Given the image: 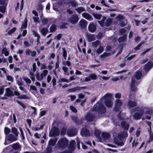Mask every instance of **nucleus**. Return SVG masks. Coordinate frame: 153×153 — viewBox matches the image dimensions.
<instances>
[{
    "label": "nucleus",
    "mask_w": 153,
    "mask_h": 153,
    "mask_svg": "<svg viewBox=\"0 0 153 153\" xmlns=\"http://www.w3.org/2000/svg\"><path fill=\"white\" fill-rule=\"evenodd\" d=\"M70 3L73 7H76L78 5L77 3L74 1H71Z\"/></svg>",
    "instance_id": "48"
},
{
    "label": "nucleus",
    "mask_w": 153,
    "mask_h": 153,
    "mask_svg": "<svg viewBox=\"0 0 153 153\" xmlns=\"http://www.w3.org/2000/svg\"><path fill=\"white\" fill-rule=\"evenodd\" d=\"M67 129L65 128H62L61 131V134L62 135H64L65 134L66 132Z\"/></svg>",
    "instance_id": "52"
},
{
    "label": "nucleus",
    "mask_w": 153,
    "mask_h": 153,
    "mask_svg": "<svg viewBox=\"0 0 153 153\" xmlns=\"http://www.w3.org/2000/svg\"><path fill=\"white\" fill-rule=\"evenodd\" d=\"M18 98L20 99H29L27 95L25 94L20 95L18 97Z\"/></svg>",
    "instance_id": "43"
},
{
    "label": "nucleus",
    "mask_w": 153,
    "mask_h": 153,
    "mask_svg": "<svg viewBox=\"0 0 153 153\" xmlns=\"http://www.w3.org/2000/svg\"><path fill=\"white\" fill-rule=\"evenodd\" d=\"M126 30L124 28H121L119 30V34L120 35H123L126 32Z\"/></svg>",
    "instance_id": "51"
},
{
    "label": "nucleus",
    "mask_w": 153,
    "mask_h": 153,
    "mask_svg": "<svg viewBox=\"0 0 153 153\" xmlns=\"http://www.w3.org/2000/svg\"><path fill=\"white\" fill-rule=\"evenodd\" d=\"M96 25L93 23L90 24L88 26V30L90 32H94L96 31Z\"/></svg>",
    "instance_id": "18"
},
{
    "label": "nucleus",
    "mask_w": 153,
    "mask_h": 153,
    "mask_svg": "<svg viewBox=\"0 0 153 153\" xmlns=\"http://www.w3.org/2000/svg\"><path fill=\"white\" fill-rule=\"evenodd\" d=\"M142 70L140 69L134 73V76L137 80H138L140 79L142 76Z\"/></svg>",
    "instance_id": "13"
},
{
    "label": "nucleus",
    "mask_w": 153,
    "mask_h": 153,
    "mask_svg": "<svg viewBox=\"0 0 153 153\" xmlns=\"http://www.w3.org/2000/svg\"><path fill=\"white\" fill-rule=\"evenodd\" d=\"M111 55V53H108L106 52H105L102 54L100 55V57L101 58H104L106 57L110 56Z\"/></svg>",
    "instance_id": "42"
},
{
    "label": "nucleus",
    "mask_w": 153,
    "mask_h": 153,
    "mask_svg": "<svg viewBox=\"0 0 153 153\" xmlns=\"http://www.w3.org/2000/svg\"><path fill=\"white\" fill-rule=\"evenodd\" d=\"M143 114V110H141L140 111V112H135L133 115V117L135 120H140Z\"/></svg>",
    "instance_id": "8"
},
{
    "label": "nucleus",
    "mask_w": 153,
    "mask_h": 153,
    "mask_svg": "<svg viewBox=\"0 0 153 153\" xmlns=\"http://www.w3.org/2000/svg\"><path fill=\"white\" fill-rule=\"evenodd\" d=\"M102 102L99 101L94 105L93 111L97 112L100 114H103L106 112V109L104 106L102 104Z\"/></svg>",
    "instance_id": "1"
},
{
    "label": "nucleus",
    "mask_w": 153,
    "mask_h": 153,
    "mask_svg": "<svg viewBox=\"0 0 153 153\" xmlns=\"http://www.w3.org/2000/svg\"><path fill=\"white\" fill-rule=\"evenodd\" d=\"M52 148L51 146H48L46 149V153H51L52 152Z\"/></svg>",
    "instance_id": "50"
},
{
    "label": "nucleus",
    "mask_w": 153,
    "mask_h": 153,
    "mask_svg": "<svg viewBox=\"0 0 153 153\" xmlns=\"http://www.w3.org/2000/svg\"><path fill=\"white\" fill-rule=\"evenodd\" d=\"M127 35L125 34L123 36L120 37L118 39V41L120 43L125 42L126 39Z\"/></svg>",
    "instance_id": "30"
},
{
    "label": "nucleus",
    "mask_w": 153,
    "mask_h": 153,
    "mask_svg": "<svg viewBox=\"0 0 153 153\" xmlns=\"http://www.w3.org/2000/svg\"><path fill=\"white\" fill-rule=\"evenodd\" d=\"M125 115L122 113V111H120L117 115V117L119 120L120 121L123 120L125 119Z\"/></svg>",
    "instance_id": "26"
},
{
    "label": "nucleus",
    "mask_w": 153,
    "mask_h": 153,
    "mask_svg": "<svg viewBox=\"0 0 153 153\" xmlns=\"http://www.w3.org/2000/svg\"><path fill=\"white\" fill-rule=\"evenodd\" d=\"M8 140L13 142L17 140V138L15 137L14 135L12 134H10L7 138Z\"/></svg>",
    "instance_id": "24"
},
{
    "label": "nucleus",
    "mask_w": 153,
    "mask_h": 153,
    "mask_svg": "<svg viewBox=\"0 0 153 153\" xmlns=\"http://www.w3.org/2000/svg\"><path fill=\"white\" fill-rule=\"evenodd\" d=\"M70 109L73 112L76 113L77 112V111L76 108L73 106H71L70 107Z\"/></svg>",
    "instance_id": "54"
},
{
    "label": "nucleus",
    "mask_w": 153,
    "mask_h": 153,
    "mask_svg": "<svg viewBox=\"0 0 153 153\" xmlns=\"http://www.w3.org/2000/svg\"><path fill=\"white\" fill-rule=\"evenodd\" d=\"M71 118L76 124L79 125L81 123V122L79 120L77 117L73 115L71 117Z\"/></svg>",
    "instance_id": "28"
},
{
    "label": "nucleus",
    "mask_w": 153,
    "mask_h": 153,
    "mask_svg": "<svg viewBox=\"0 0 153 153\" xmlns=\"http://www.w3.org/2000/svg\"><path fill=\"white\" fill-rule=\"evenodd\" d=\"M104 51V48L102 46H100L97 49L96 53L97 54H100L102 53Z\"/></svg>",
    "instance_id": "38"
},
{
    "label": "nucleus",
    "mask_w": 153,
    "mask_h": 153,
    "mask_svg": "<svg viewBox=\"0 0 153 153\" xmlns=\"http://www.w3.org/2000/svg\"><path fill=\"white\" fill-rule=\"evenodd\" d=\"M62 56L64 57V59L65 60L66 59L67 57V52L65 50V48H62Z\"/></svg>",
    "instance_id": "36"
},
{
    "label": "nucleus",
    "mask_w": 153,
    "mask_h": 153,
    "mask_svg": "<svg viewBox=\"0 0 153 153\" xmlns=\"http://www.w3.org/2000/svg\"><path fill=\"white\" fill-rule=\"evenodd\" d=\"M8 2V0H0V5L7 6Z\"/></svg>",
    "instance_id": "41"
},
{
    "label": "nucleus",
    "mask_w": 153,
    "mask_h": 153,
    "mask_svg": "<svg viewBox=\"0 0 153 153\" xmlns=\"http://www.w3.org/2000/svg\"><path fill=\"white\" fill-rule=\"evenodd\" d=\"M80 134L81 135L84 137L88 136L90 134L89 131L86 128H83L82 129Z\"/></svg>",
    "instance_id": "11"
},
{
    "label": "nucleus",
    "mask_w": 153,
    "mask_h": 153,
    "mask_svg": "<svg viewBox=\"0 0 153 153\" xmlns=\"http://www.w3.org/2000/svg\"><path fill=\"white\" fill-rule=\"evenodd\" d=\"M56 26L55 24L51 25L50 28V31L51 33H53L56 30Z\"/></svg>",
    "instance_id": "34"
},
{
    "label": "nucleus",
    "mask_w": 153,
    "mask_h": 153,
    "mask_svg": "<svg viewBox=\"0 0 153 153\" xmlns=\"http://www.w3.org/2000/svg\"><path fill=\"white\" fill-rule=\"evenodd\" d=\"M4 132L6 135H8L10 132V130L8 128L6 127L4 128Z\"/></svg>",
    "instance_id": "46"
},
{
    "label": "nucleus",
    "mask_w": 153,
    "mask_h": 153,
    "mask_svg": "<svg viewBox=\"0 0 153 153\" xmlns=\"http://www.w3.org/2000/svg\"><path fill=\"white\" fill-rule=\"evenodd\" d=\"M6 6H0V12L3 13H4L6 11Z\"/></svg>",
    "instance_id": "47"
},
{
    "label": "nucleus",
    "mask_w": 153,
    "mask_h": 153,
    "mask_svg": "<svg viewBox=\"0 0 153 153\" xmlns=\"http://www.w3.org/2000/svg\"><path fill=\"white\" fill-rule=\"evenodd\" d=\"M16 98H14V101H16V102L18 103V104L20 105H21L22 108L24 109H25L26 108V106L21 101L18 100H16Z\"/></svg>",
    "instance_id": "37"
},
{
    "label": "nucleus",
    "mask_w": 153,
    "mask_h": 153,
    "mask_svg": "<svg viewBox=\"0 0 153 153\" xmlns=\"http://www.w3.org/2000/svg\"><path fill=\"white\" fill-rule=\"evenodd\" d=\"M96 117L95 114L90 112H88L85 116L86 120L88 122H92L93 121Z\"/></svg>",
    "instance_id": "6"
},
{
    "label": "nucleus",
    "mask_w": 153,
    "mask_h": 153,
    "mask_svg": "<svg viewBox=\"0 0 153 153\" xmlns=\"http://www.w3.org/2000/svg\"><path fill=\"white\" fill-rule=\"evenodd\" d=\"M93 16L95 19L99 20H100L102 16L101 14H99L94 13L93 14Z\"/></svg>",
    "instance_id": "45"
},
{
    "label": "nucleus",
    "mask_w": 153,
    "mask_h": 153,
    "mask_svg": "<svg viewBox=\"0 0 153 153\" xmlns=\"http://www.w3.org/2000/svg\"><path fill=\"white\" fill-rule=\"evenodd\" d=\"M75 142L74 140H71L69 144V148L73 150H74L75 149Z\"/></svg>",
    "instance_id": "27"
},
{
    "label": "nucleus",
    "mask_w": 153,
    "mask_h": 153,
    "mask_svg": "<svg viewBox=\"0 0 153 153\" xmlns=\"http://www.w3.org/2000/svg\"><path fill=\"white\" fill-rule=\"evenodd\" d=\"M110 137V134L107 132H103L101 134V137L104 140H108Z\"/></svg>",
    "instance_id": "21"
},
{
    "label": "nucleus",
    "mask_w": 153,
    "mask_h": 153,
    "mask_svg": "<svg viewBox=\"0 0 153 153\" xmlns=\"http://www.w3.org/2000/svg\"><path fill=\"white\" fill-rule=\"evenodd\" d=\"M121 127L125 131H128L129 127V124L127 123L126 121H123L121 122Z\"/></svg>",
    "instance_id": "16"
},
{
    "label": "nucleus",
    "mask_w": 153,
    "mask_h": 153,
    "mask_svg": "<svg viewBox=\"0 0 153 153\" xmlns=\"http://www.w3.org/2000/svg\"><path fill=\"white\" fill-rule=\"evenodd\" d=\"M153 67V62L149 61L145 65L144 70L146 72H148Z\"/></svg>",
    "instance_id": "12"
},
{
    "label": "nucleus",
    "mask_w": 153,
    "mask_h": 153,
    "mask_svg": "<svg viewBox=\"0 0 153 153\" xmlns=\"http://www.w3.org/2000/svg\"><path fill=\"white\" fill-rule=\"evenodd\" d=\"M7 79L9 81H10L12 82H13V78L10 76L8 75L7 76Z\"/></svg>",
    "instance_id": "58"
},
{
    "label": "nucleus",
    "mask_w": 153,
    "mask_h": 153,
    "mask_svg": "<svg viewBox=\"0 0 153 153\" xmlns=\"http://www.w3.org/2000/svg\"><path fill=\"white\" fill-rule=\"evenodd\" d=\"M82 15L83 17L89 21H92L93 19V18L92 16L90 14L86 13H82Z\"/></svg>",
    "instance_id": "20"
},
{
    "label": "nucleus",
    "mask_w": 153,
    "mask_h": 153,
    "mask_svg": "<svg viewBox=\"0 0 153 153\" xmlns=\"http://www.w3.org/2000/svg\"><path fill=\"white\" fill-rule=\"evenodd\" d=\"M68 20L72 24H75L78 22L79 17L76 14L73 15L68 19Z\"/></svg>",
    "instance_id": "7"
},
{
    "label": "nucleus",
    "mask_w": 153,
    "mask_h": 153,
    "mask_svg": "<svg viewBox=\"0 0 153 153\" xmlns=\"http://www.w3.org/2000/svg\"><path fill=\"white\" fill-rule=\"evenodd\" d=\"M61 25L59 27L60 29H67L68 27L66 26V25L68 26L69 25V23H67L61 22Z\"/></svg>",
    "instance_id": "32"
},
{
    "label": "nucleus",
    "mask_w": 153,
    "mask_h": 153,
    "mask_svg": "<svg viewBox=\"0 0 153 153\" xmlns=\"http://www.w3.org/2000/svg\"><path fill=\"white\" fill-rule=\"evenodd\" d=\"M85 88L86 87L84 86H76L72 88L69 89L68 90V91L69 92H74L76 91H80L82 89H85Z\"/></svg>",
    "instance_id": "14"
},
{
    "label": "nucleus",
    "mask_w": 153,
    "mask_h": 153,
    "mask_svg": "<svg viewBox=\"0 0 153 153\" xmlns=\"http://www.w3.org/2000/svg\"><path fill=\"white\" fill-rule=\"evenodd\" d=\"M112 95L111 94L109 93H107L105 94L103 97H102L99 100L100 101H101V102H103V100H105V101L106 100H111L112 97Z\"/></svg>",
    "instance_id": "10"
},
{
    "label": "nucleus",
    "mask_w": 153,
    "mask_h": 153,
    "mask_svg": "<svg viewBox=\"0 0 153 153\" xmlns=\"http://www.w3.org/2000/svg\"><path fill=\"white\" fill-rule=\"evenodd\" d=\"M16 27H14L11 29L9 30V31L7 33V34L9 35H10L12 34L16 30Z\"/></svg>",
    "instance_id": "44"
},
{
    "label": "nucleus",
    "mask_w": 153,
    "mask_h": 153,
    "mask_svg": "<svg viewBox=\"0 0 153 153\" xmlns=\"http://www.w3.org/2000/svg\"><path fill=\"white\" fill-rule=\"evenodd\" d=\"M131 90L132 92H135L137 91V88L135 85H131Z\"/></svg>",
    "instance_id": "57"
},
{
    "label": "nucleus",
    "mask_w": 153,
    "mask_h": 153,
    "mask_svg": "<svg viewBox=\"0 0 153 153\" xmlns=\"http://www.w3.org/2000/svg\"><path fill=\"white\" fill-rule=\"evenodd\" d=\"M104 103L105 105L108 108H111L113 105V103L111 100L105 101Z\"/></svg>",
    "instance_id": "25"
},
{
    "label": "nucleus",
    "mask_w": 153,
    "mask_h": 153,
    "mask_svg": "<svg viewBox=\"0 0 153 153\" xmlns=\"http://www.w3.org/2000/svg\"><path fill=\"white\" fill-rule=\"evenodd\" d=\"M56 139L51 138L49 142V145L50 146H54L56 144Z\"/></svg>",
    "instance_id": "31"
},
{
    "label": "nucleus",
    "mask_w": 153,
    "mask_h": 153,
    "mask_svg": "<svg viewBox=\"0 0 153 153\" xmlns=\"http://www.w3.org/2000/svg\"><path fill=\"white\" fill-rule=\"evenodd\" d=\"M97 78V75L94 74H92L85 78V81L86 82H89L91 80H95Z\"/></svg>",
    "instance_id": "9"
},
{
    "label": "nucleus",
    "mask_w": 153,
    "mask_h": 153,
    "mask_svg": "<svg viewBox=\"0 0 153 153\" xmlns=\"http://www.w3.org/2000/svg\"><path fill=\"white\" fill-rule=\"evenodd\" d=\"M115 105L113 108L114 111L116 112H119L120 109V107L122 106L123 103L121 100L117 99L115 102Z\"/></svg>",
    "instance_id": "4"
},
{
    "label": "nucleus",
    "mask_w": 153,
    "mask_h": 153,
    "mask_svg": "<svg viewBox=\"0 0 153 153\" xmlns=\"http://www.w3.org/2000/svg\"><path fill=\"white\" fill-rule=\"evenodd\" d=\"M48 32V29L45 27H43L41 30V33L44 36H45L47 33Z\"/></svg>",
    "instance_id": "35"
},
{
    "label": "nucleus",
    "mask_w": 153,
    "mask_h": 153,
    "mask_svg": "<svg viewBox=\"0 0 153 153\" xmlns=\"http://www.w3.org/2000/svg\"><path fill=\"white\" fill-rule=\"evenodd\" d=\"M127 105L129 107L131 108L136 106H137V103L135 101H133L129 100H128Z\"/></svg>",
    "instance_id": "23"
},
{
    "label": "nucleus",
    "mask_w": 153,
    "mask_h": 153,
    "mask_svg": "<svg viewBox=\"0 0 153 153\" xmlns=\"http://www.w3.org/2000/svg\"><path fill=\"white\" fill-rule=\"evenodd\" d=\"M75 10L79 13H80L81 12L85 11V10L83 7H80L75 9Z\"/></svg>",
    "instance_id": "33"
},
{
    "label": "nucleus",
    "mask_w": 153,
    "mask_h": 153,
    "mask_svg": "<svg viewBox=\"0 0 153 153\" xmlns=\"http://www.w3.org/2000/svg\"><path fill=\"white\" fill-rule=\"evenodd\" d=\"M19 130L20 131L21 135L22 136V139L24 140L25 139V137L24 135V134L23 133V131L22 129L20 128H19Z\"/></svg>",
    "instance_id": "61"
},
{
    "label": "nucleus",
    "mask_w": 153,
    "mask_h": 153,
    "mask_svg": "<svg viewBox=\"0 0 153 153\" xmlns=\"http://www.w3.org/2000/svg\"><path fill=\"white\" fill-rule=\"evenodd\" d=\"M4 96L9 97L14 96V94L10 88H7L6 89V92L4 94Z\"/></svg>",
    "instance_id": "15"
},
{
    "label": "nucleus",
    "mask_w": 153,
    "mask_h": 153,
    "mask_svg": "<svg viewBox=\"0 0 153 153\" xmlns=\"http://www.w3.org/2000/svg\"><path fill=\"white\" fill-rule=\"evenodd\" d=\"M138 144L139 142H135V140H134L132 144V147L133 148L134 146L136 147Z\"/></svg>",
    "instance_id": "59"
},
{
    "label": "nucleus",
    "mask_w": 153,
    "mask_h": 153,
    "mask_svg": "<svg viewBox=\"0 0 153 153\" xmlns=\"http://www.w3.org/2000/svg\"><path fill=\"white\" fill-rule=\"evenodd\" d=\"M11 132L12 133L14 134L18 132L17 129L15 127H13L11 129Z\"/></svg>",
    "instance_id": "63"
},
{
    "label": "nucleus",
    "mask_w": 153,
    "mask_h": 153,
    "mask_svg": "<svg viewBox=\"0 0 153 153\" xmlns=\"http://www.w3.org/2000/svg\"><path fill=\"white\" fill-rule=\"evenodd\" d=\"M92 44L93 47H95L96 48L97 46L100 45V42L98 40H97L92 42Z\"/></svg>",
    "instance_id": "49"
},
{
    "label": "nucleus",
    "mask_w": 153,
    "mask_h": 153,
    "mask_svg": "<svg viewBox=\"0 0 153 153\" xmlns=\"http://www.w3.org/2000/svg\"><path fill=\"white\" fill-rule=\"evenodd\" d=\"M86 36L89 42H91L95 39L94 35V34L88 33L87 34Z\"/></svg>",
    "instance_id": "22"
},
{
    "label": "nucleus",
    "mask_w": 153,
    "mask_h": 153,
    "mask_svg": "<svg viewBox=\"0 0 153 153\" xmlns=\"http://www.w3.org/2000/svg\"><path fill=\"white\" fill-rule=\"evenodd\" d=\"M68 143V141L65 138L60 139L57 143V145L59 148L64 149L66 147Z\"/></svg>",
    "instance_id": "2"
},
{
    "label": "nucleus",
    "mask_w": 153,
    "mask_h": 153,
    "mask_svg": "<svg viewBox=\"0 0 153 153\" xmlns=\"http://www.w3.org/2000/svg\"><path fill=\"white\" fill-rule=\"evenodd\" d=\"M77 130L76 128L73 127L68 130L67 131V134L69 137L74 136L76 135Z\"/></svg>",
    "instance_id": "5"
},
{
    "label": "nucleus",
    "mask_w": 153,
    "mask_h": 153,
    "mask_svg": "<svg viewBox=\"0 0 153 153\" xmlns=\"http://www.w3.org/2000/svg\"><path fill=\"white\" fill-rule=\"evenodd\" d=\"M27 24L23 23L22 26L20 28V30L22 31L23 29H25L27 28Z\"/></svg>",
    "instance_id": "55"
},
{
    "label": "nucleus",
    "mask_w": 153,
    "mask_h": 153,
    "mask_svg": "<svg viewBox=\"0 0 153 153\" xmlns=\"http://www.w3.org/2000/svg\"><path fill=\"white\" fill-rule=\"evenodd\" d=\"M12 147L13 149L16 150L19 148L20 146L18 143H16L13 144Z\"/></svg>",
    "instance_id": "39"
},
{
    "label": "nucleus",
    "mask_w": 153,
    "mask_h": 153,
    "mask_svg": "<svg viewBox=\"0 0 153 153\" xmlns=\"http://www.w3.org/2000/svg\"><path fill=\"white\" fill-rule=\"evenodd\" d=\"M38 10L39 11H42L43 10V6L42 5V4L39 2V4L38 5Z\"/></svg>",
    "instance_id": "53"
},
{
    "label": "nucleus",
    "mask_w": 153,
    "mask_h": 153,
    "mask_svg": "<svg viewBox=\"0 0 153 153\" xmlns=\"http://www.w3.org/2000/svg\"><path fill=\"white\" fill-rule=\"evenodd\" d=\"M48 22V20L46 18H43L42 20L43 25H44L47 24Z\"/></svg>",
    "instance_id": "56"
},
{
    "label": "nucleus",
    "mask_w": 153,
    "mask_h": 153,
    "mask_svg": "<svg viewBox=\"0 0 153 153\" xmlns=\"http://www.w3.org/2000/svg\"><path fill=\"white\" fill-rule=\"evenodd\" d=\"M94 134L95 136L98 139H101L100 135L101 132L99 130L95 129L94 131Z\"/></svg>",
    "instance_id": "29"
},
{
    "label": "nucleus",
    "mask_w": 153,
    "mask_h": 153,
    "mask_svg": "<svg viewBox=\"0 0 153 153\" xmlns=\"http://www.w3.org/2000/svg\"><path fill=\"white\" fill-rule=\"evenodd\" d=\"M152 131L151 129V130H150L149 131V139H150L151 140L153 141V133L151 134Z\"/></svg>",
    "instance_id": "64"
},
{
    "label": "nucleus",
    "mask_w": 153,
    "mask_h": 153,
    "mask_svg": "<svg viewBox=\"0 0 153 153\" xmlns=\"http://www.w3.org/2000/svg\"><path fill=\"white\" fill-rule=\"evenodd\" d=\"M59 134V131L58 128L56 127H53L49 132V136L52 137L55 136H58Z\"/></svg>",
    "instance_id": "3"
},
{
    "label": "nucleus",
    "mask_w": 153,
    "mask_h": 153,
    "mask_svg": "<svg viewBox=\"0 0 153 153\" xmlns=\"http://www.w3.org/2000/svg\"><path fill=\"white\" fill-rule=\"evenodd\" d=\"M121 94L119 93H117L115 94V98L120 99L121 98Z\"/></svg>",
    "instance_id": "62"
},
{
    "label": "nucleus",
    "mask_w": 153,
    "mask_h": 153,
    "mask_svg": "<svg viewBox=\"0 0 153 153\" xmlns=\"http://www.w3.org/2000/svg\"><path fill=\"white\" fill-rule=\"evenodd\" d=\"M141 46V44L139 43L137 45L136 47L134 48V49L135 51H137L139 50L140 47Z\"/></svg>",
    "instance_id": "60"
},
{
    "label": "nucleus",
    "mask_w": 153,
    "mask_h": 153,
    "mask_svg": "<svg viewBox=\"0 0 153 153\" xmlns=\"http://www.w3.org/2000/svg\"><path fill=\"white\" fill-rule=\"evenodd\" d=\"M112 22V20L111 19H108L106 20L105 25L106 27H108L111 25Z\"/></svg>",
    "instance_id": "40"
},
{
    "label": "nucleus",
    "mask_w": 153,
    "mask_h": 153,
    "mask_svg": "<svg viewBox=\"0 0 153 153\" xmlns=\"http://www.w3.org/2000/svg\"><path fill=\"white\" fill-rule=\"evenodd\" d=\"M87 23L86 21L83 19H81L79 22V25L81 28L84 29L87 26Z\"/></svg>",
    "instance_id": "17"
},
{
    "label": "nucleus",
    "mask_w": 153,
    "mask_h": 153,
    "mask_svg": "<svg viewBox=\"0 0 153 153\" xmlns=\"http://www.w3.org/2000/svg\"><path fill=\"white\" fill-rule=\"evenodd\" d=\"M128 134L127 131H124L122 132L121 133L119 134L118 135V137L120 139H123L126 138L128 137Z\"/></svg>",
    "instance_id": "19"
}]
</instances>
